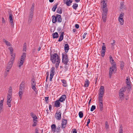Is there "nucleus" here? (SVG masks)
Here are the masks:
<instances>
[{"instance_id": "f03ea898", "label": "nucleus", "mask_w": 133, "mask_h": 133, "mask_svg": "<svg viewBox=\"0 0 133 133\" xmlns=\"http://www.w3.org/2000/svg\"><path fill=\"white\" fill-rule=\"evenodd\" d=\"M105 0H102L101 2V5L103 11L102 13V19L104 22L106 21L107 19V15L108 11V9L107 7V4L105 3Z\"/></svg>"}, {"instance_id": "37998d69", "label": "nucleus", "mask_w": 133, "mask_h": 133, "mask_svg": "<svg viewBox=\"0 0 133 133\" xmlns=\"http://www.w3.org/2000/svg\"><path fill=\"white\" fill-rule=\"evenodd\" d=\"M78 6V5L76 3H74L72 6L73 8L75 10H76Z\"/></svg>"}, {"instance_id": "c03bdc74", "label": "nucleus", "mask_w": 133, "mask_h": 133, "mask_svg": "<svg viewBox=\"0 0 133 133\" xmlns=\"http://www.w3.org/2000/svg\"><path fill=\"white\" fill-rule=\"evenodd\" d=\"M105 127L106 129H107L109 128V125L107 121H106L105 123Z\"/></svg>"}, {"instance_id": "680f3d73", "label": "nucleus", "mask_w": 133, "mask_h": 133, "mask_svg": "<svg viewBox=\"0 0 133 133\" xmlns=\"http://www.w3.org/2000/svg\"><path fill=\"white\" fill-rule=\"evenodd\" d=\"M45 98L46 102V103H48V101L49 98V97H45Z\"/></svg>"}, {"instance_id": "7c9ffc66", "label": "nucleus", "mask_w": 133, "mask_h": 133, "mask_svg": "<svg viewBox=\"0 0 133 133\" xmlns=\"http://www.w3.org/2000/svg\"><path fill=\"white\" fill-rule=\"evenodd\" d=\"M126 87H124L122 88L120 90L119 92H121V93H124L125 92L126 90Z\"/></svg>"}, {"instance_id": "4468645a", "label": "nucleus", "mask_w": 133, "mask_h": 133, "mask_svg": "<svg viewBox=\"0 0 133 133\" xmlns=\"http://www.w3.org/2000/svg\"><path fill=\"white\" fill-rule=\"evenodd\" d=\"M25 83L24 82L22 81L21 83L19 89L20 90H24L25 89Z\"/></svg>"}, {"instance_id": "6ab92c4d", "label": "nucleus", "mask_w": 133, "mask_h": 133, "mask_svg": "<svg viewBox=\"0 0 133 133\" xmlns=\"http://www.w3.org/2000/svg\"><path fill=\"white\" fill-rule=\"evenodd\" d=\"M64 50H65V53H67L68 51V50H69V46L68 44H65L64 46Z\"/></svg>"}, {"instance_id": "1a4fd4ad", "label": "nucleus", "mask_w": 133, "mask_h": 133, "mask_svg": "<svg viewBox=\"0 0 133 133\" xmlns=\"http://www.w3.org/2000/svg\"><path fill=\"white\" fill-rule=\"evenodd\" d=\"M117 70L116 69L113 68L112 67H110L109 68V77L110 78H111V76L113 74V72L115 71H116Z\"/></svg>"}, {"instance_id": "b1692460", "label": "nucleus", "mask_w": 133, "mask_h": 133, "mask_svg": "<svg viewBox=\"0 0 133 133\" xmlns=\"http://www.w3.org/2000/svg\"><path fill=\"white\" fill-rule=\"evenodd\" d=\"M51 128L52 131L54 132H56V125L55 124H53L51 125Z\"/></svg>"}, {"instance_id": "9d476101", "label": "nucleus", "mask_w": 133, "mask_h": 133, "mask_svg": "<svg viewBox=\"0 0 133 133\" xmlns=\"http://www.w3.org/2000/svg\"><path fill=\"white\" fill-rule=\"evenodd\" d=\"M67 123V120L64 119H62V123H61L62 128L64 129L66 127V125Z\"/></svg>"}, {"instance_id": "de8ad7c7", "label": "nucleus", "mask_w": 133, "mask_h": 133, "mask_svg": "<svg viewBox=\"0 0 133 133\" xmlns=\"http://www.w3.org/2000/svg\"><path fill=\"white\" fill-rule=\"evenodd\" d=\"M61 131V130L60 129V127H58L57 128H56V132H59Z\"/></svg>"}, {"instance_id": "052dcab7", "label": "nucleus", "mask_w": 133, "mask_h": 133, "mask_svg": "<svg viewBox=\"0 0 133 133\" xmlns=\"http://www.w3.org/2000/svg\"><path fill=\"white\" fill-rule=\"evenodd\" d=\"M124 16V14L122 13L119 16V18H123Z\"/></svg>"}, {"instance_id": "7ed1b4c3", "label": "nucleus", "mask_w": 133, "mask_h": 133, "mask_svg": "<svg viewBox=\"0 0 133 133\" xmlns=\"http://www.w3.org/2000/svg\"><path fill=\"white\" fill-rule=\"evenodd\" d=\"M52 21L53 23H55L58 22L60 23L62 22V18L61 16L58 14H57L56 16L54 15L52 16Z\"/></svg>"}, {"instance_id": "f257e3e1", "label": "nucleus", "mask_w": 133, "mask_h": 133, "mask_svg": "<svg viewBox=\"0 0 133 133\" xmlns=\"http://www.w3.org/2000/svg\"><path fill=\"white\" fill-rule=\"evenodd\" d=\"M50 59L53 63H56L55 67L56 69L57 68L60 62L59 56L56 53L50 54Z\"/></svg>"}, {"instance_id": "a878e982", "label": "nucleus", "mask_w": 133, "mask_h": 133, "mask_svg": "<svg viewBox=\"0 0 133 133\" xmlns=\"http://www.w3.org/2000/svg\"><path fill=\"white\" fill-rule=\"evenodd\" d=\"M10 54L11 56H12V57L10 59V60L11 61H14V59L15 58V54H13V52L12 53H10Z\"/></svg>"}, {"instance_id": "393cba45", "label": "nucleus", "mask_w": 133, "mask_h": 133, "mask_svg": "<svg viewBox=\"0 0 133 133\" xmlns=\"http://www.w3.org/2000/svg\"><path fill=\"white\" fill-rule=\"evenodd\" d=\"M3 41L5 43V44L8 46H10L11 45L10 43L8 41H7L5 39H3Z\"/></svg>"}, {"instance_id": "a18cd8bd", "label": "nucleus", "mask_w": 133, "mask_h": 133, "mask_svg": "<svg viewBox=\"0 0 133 133\" xmlns=\"http://www.w3.org/2000/svg\"><path fill=\"white\" fill-rule=\"evenodd\" d=\"M31 81H32V82L31 83V86H36V82L35 81V80L33 79H32Z\"/></svg>"}, {"instance_id": "4be33fe9", "label": "nucleus", "mask_w": 133, "mask_h": 133, "mask_svg": "<svg viewBox=\"0 0 133 133\" xmlns=\"http://www.w3.org/2000/svg\"><path fill=\"white\" fill-rule=\"evenodd\" d=\"M23 93V90H20L19 89V92L18 94L20 97V99H21L22 98V94Z\"/></svg>"}, {"instance_id": "4c0bfd02", "label": "nucleus", "mask_w": 133, "mask_h": 133, "mask_svg": "<svg viewBox=\"0 0 133 133\" xmlns=\"http://www.w3.org/2000/svg\"><path fill=\"white\" fill-rule=\"evenodd\" d=\"M26 44L25 43H24V45H23V51H26Z\"/></svg>"}, {"instance_id": "72a5a7b5", "label": "nucleus", "mask_w": 133, "mask_h": 133, "mask_svg": "<svg viewBox=\"0 0 133 133\" xmlns=\"http://www.w3.org/2000/svg\"><path fill=\"white\" fill-rule=\"evenodd\" d=\"M38 122V121L37 119L33 120V123L32 125V126L34 127L36 126Z\"/></svg>"}, {"instance_id": "bb28decb", "label": "nucleus", "mask_w": 133, "mask_h": 133, "mask_svg": "<svg viewBox=\"0 0 133 133\" xmlns=\"http://www.w3.org/2000/svg\"><path fill=\"white\" fill-rule=\"evenodd\" d=\"M99 105L100 110L102 111L103 108V104L102 102H99Z\"/></svg>"}, {"instance_id": "49530a36", "label": "nucleus", "mask_w": 133, "mask_h": 133, "mask_svg": "<svg viewBox=\"0 0 133 133\" xmlns=\"http://www.w3.org/2000/svg\"><path fill=\"white\" fill-rule=\"evenodd\" d=\"M65 65L64 66V70L65 71H67L68 70V68L69 67V65H68L67 64H65Z\"/></svg>"}, {"instance_id": "5fc2aeb1", "label": "nucleus", "mask_w": 133, "mask_h": 133, "mask_svg": "<svg viewBox=\"0 0 133 133\" xmlns=\"http://www.w3.org/2000/svg\"><path fill=\"white\" fill-rule=\"evenodd\" d=\"M34 4H32L31 7L30 9V11H34Z\"/></svg>"}, {"instance_id": "39448f33", "label": "nucleus", "mask_w": 133, "mask_h": 133, "mask_svg": "<svg viewBox=\"0 0 133 133\" xmlns=\"http://www.w3.org/2000/svg\"><path fill=\"white\" fill-rule=\"evenodd\" d=\"M55 69V67L53 66H52L51 69L50 77V81H52V79L54 75Z\"/></svg>"}, {"instance_id": "774afa93", "label": "nucleus", "mask_w": 133, "mask_h": 133, "mask_svg": "<svg viewBox=\"0 0 133 133\" xmlns=\"http://www.w3.org/2000/svg\"><path fill=\"white\" fill-rule=\"evenodd\" d=\"M123 129L121 128L119 129V133H123Z\"/></svg>"}, {"instance_id": "e2e57ef3", "label": "nucleus", "mask_w": 133, "mask_h": 133, "mask_svg": "<svg viewBox=\"0 0 133 133\" xmlns=\"http://www.w3.org/2000/svg\"><path fill=\"white\" fill-rule=\"evenodd\" d=\"M126 80H127V84L128 85H129L130 84V82L128 80V79H126Z\"/></svg>"}, {"instance_id": "473e14b6", "label": "nucleus", "mask_w": 133, "mask_h": 133, "mask_svg": "<svg viewBox=\"0 0 133 133\" xmlns=\"http://www.w3.org/2000/svg\"><path fill=\"white\" fill-rule=\"evenodd\" d=\"M119 97L121 99L124 98V94L123 93H121V92H119Z\"/></svg>"}, {"instance_id": "4d7b16f0", "label": "nucleus", "mask_w": 133, "mask_h": 133, "mask_svg": "<svg viewBox=\"0 0 133 133\" xmlns=\"http://www.w3.org/2000/svg\"><path fill=\"white\" fill-rule=\"evenodd\" d=\"M11 102L10 101H7V104L8 105V106L10 107L11 106Z\"/></svg>"}, {"instance_id": "13d9d810", "label": "nucleus", "mask_w": 133, "mask_h": 133, "mask_svg": "<svg viewBox=\"0 0 133 133\" xmlns=\"http://www.w3.org/2000/svg\"><path fill=\"white\" fill-rule=\"evenodd\" d=\"M71 132L72 133H77L76 130L75 129H73L72 130Z\"/></svg>"}, {"instance_id": "f3484780", "label": "nucleus", "mask_w": 133, "mask_h": 133, "mask_svg": "<svg viewBox=\"0 0 133 133\" xmlns=\"http://www.w3.org/2000/svg\"><path fill=\"white\" fill-rule=\"evenodd\" d=\"M64 34V32H62L61 33V35L59 36V38L58 41V42H61L63 40Z\"/></svg>"}, {"instance_id": "2eb2a0df", "label": "nucleus", "mask_w": 133, "mask_h": 133, "mask_svg": "<svg viewBox=\"0 0 133 133\" xmlns=\"http://www.w3.org/2000/svg\"><path fill=\"white\" fill-rule=\"evenodd\" d=\"M66 97V96L65 95H63L61 96L60 98H59V100L61 102H62L64 101Z\"/></svg>"}, {"instance_id": "bf43d9fd", "label": "nucleus", "mask_w": 133, "mask_h": 133, "mask_svg": "<svg viewBox=\"0 0 133 133\" xmlns=\"http://www.w3.org/2000/svg\"><path fill=\"white\" fill-rule=\"evenodd\" d=\"M32 118L33 119V120H37L38 119V118L36 115L35 116L32 117Z\"/></svg>"}, {"instance_id": "cd10ccee", "label": "nucleus", "mask_w": 133, "mask_h": 133, "mask_svg": "<svg viewBox=\"0 0 133 133\" xmlns=\"http://www.w3.org/2000/svg\"><path fill=\"white\" fill-rule=\"evenodd\" d=\"M24 60L22 59H21L19 61V64L18 66V67L19 68H20L21 66L23 65L24 63Z\"/></svg>"}, {"instance_id": "a211bd4d", "label": "nucleus", "mask_w": 133, "mask_h": 133, "mask_svg": "<svg viewBox=\"0 0 133 133\" xmlns=\"http://www.w3.org/2000/svg\"><path fill=\"white\" fill-rule=\"evenodd\" d=\"M3 100H1L0 101V114L2 111L3 108Z\"/></svg>"}, {"instance_id": "dca6fc26", "label": "nucleus", "mask_w": 133, "mask_h": 133, "mask_svg": "<svg viewBox=\"0 0 133 133\" xmlns=\"http://www.w3.org/2000/svg\"><path fill=\"white\" fill-rule=\"evenodd\" d=\"M59 100H58L55 101L54 106L55 107L58 108L60 106V103L59 102Z\"/></svg>"}, {"instance_id": "8fccbe9b", "label": "nucleus", "mask_w": 133, "mask_h": 133, "mask_svg": "<svg viewBox=\"0 0 133 133\" xmlns=\"http://www.w3.org/2000/svg\"><path fill=\"white\" fill-rule=\"evenodd\" d=\"M96 109V106L95 105H93L92 106L91 109L90 111H93Z\"/></svg>"}, {"instance_id": "20e7f679", "label": "nucleus", "mask_w": 133, "mask_h": 133, "mask_svg": "<svg viewBox=\"0 0 133 133\" xmlns=\"http://www.w3.org/2000/svg\"><path fill=\"white\" fill-rule=\"evenodd\" d=\"M69 61L68 55L66 53L64 52L62 54V63L64 64H66Z\"/></svg>"}, {"instance_id": "a19ab883", "label": "nucleus", "mask_w": 133, "mask_h": 133, "mask_svg": "<svg viewBox=\"0 0 133 133\" xmlns=\"http://www.w3.org/2000/svg\"><path fill=\"white\" fill-rule=\"evenodd\" d=\"M83 114L82 111H80L79 112V116L80 118H81L83 116Z\"/></svg>"}, {"instance_id": "c9c22d12", "label": "nucleus", "mask_w": 133, "mask_h": 133, "mask_svg": "<svg viewBox=\"0 0 133 133\" xmlns=\"http://www.w3.org/2000/svg\"><path fill=\"white\" fill-rule=\"evenodd\" d=\"M26 53H23L22 56H21V59H22L24 60L26 57Z\"/></svg>"}, {"instance_id": "c85d7f7f", "label": "nucleus", "mask_w": 133, "mask_h": 133, "mask_svg": "<svg viewBox=\"0 0 133 133\" xmlns=\"http://www.w3.org/2000/svg\"><path fill=\"white\" fill-rule=\"evenodd\" d=\"M111 64L112 66L111 67H112L113 68H114L116 69L117 66L115 62H112V63H110Z\"/></svg>"}, {"instance_id": "603ef678", "label": "nucleus", "mask_w": 133, "mask_h": 133, "mask_svg": "<svg viewBox=\"0 0 133 133\" xmlns=\"http://www.w3.org/2000/svg\"><path fill=\"white\" fill-rule=\"evenodd\" d=\"M10 50V53H12L13 52V49L11 47H9L8 48Z\"/></svg>"}, {"instance_id": "ddd939ff", "label": "nucleus", "mask_w": 133, "mask_h": 133, "mask_svg": "<svg viewBox=\"0 0 133 133\" xmlns=\"http://www.w3.org/2000/svg\"><path fill=\"white\" fill-rule=\"evenodd\" d=\"M14 61H11V60L10 61L8 64L7 66V69H10L12 66Z\"/></svg>"}, {"instance_id": "69168bd1", "label": "nucleus", "mask_w": 133, "mask_h": 133, "mask_svg": "<svg viewBox=\"0 0 133 133\" xmlns=\"http://www.w3.org/2000/svg\"><path fill=\"white\" fill-rule=\"evenodd\" d=\"M30 115L32 117L36 115L33 112H31L30 113Z\"/></svg>"}, {"instance_id": "864d4df0", "label": "nucleus", "mask_w": 133, "mask_h": 133, "mask_svg": "<svg viewBox=\"0 0 133 133\" xmlns=\"http://www.w3.org/2000/svg\"><path fill=\"white\" fill-rule=\"evenodd\" d=\"M32 18L31 17H28V22L29 23H30L31 22Z\"/></svg>"}, {"instance_id": "6e6d98bb", "label": "nucleus", "mask_w": 133, "mask_h": 133, "mask_svg": "<svg viewBox=\"0 0 133 133\" xmlns=\"http://www.w3.org/2000/svg\"><path fill=\"white\" fill-rule=\"evenodd\" d=\"M116 41L115 40H113V42L112 43H111V48H114V46L115 45Z\"/></svg>"}, {"instance_id": "338daca9", "label": "nucleus", "mask_w": 133, "mask_h": 133, "mask_svg": "<svg viewBox=\"0 0 133 133\" xmlns=\"http://www.w3.org/2000/svg\"><path fill=\"white\" fill-rule=\"evenodd\" d=\"M124 4L123 3H121V6H120V8L121 9H122L123 8V6Z\"/></svg>"}, {"instance_id": "79ce46f5", "label": "nucleus", "mask_w": 133, "mask_h": 133, "mask_svg": "<svg viewBox=\"0 0 133 133\" xmlns=\"http://www.w3.org/2000/svg\"><path fill=\"white\" fill-rule=\"evenodd\" d=\"M8 92L9 94H11V95H12V87L11 86L9 87V88Z\"/></svg>"}, {"instance_id": "6e6552de", "label": "nucleus", "mask_w": 133, "mask_h": 133, "mask_svg": "<svg viewBox=\"0 0 133 133\" xmlns=\"http://www.w3.org/2000/svg\"><path fill=\"white\" fill-rule=\"evenodd\" d=\"M104 87L103 86H101L99 90V96H103L104 93Z\"/></svg>"}, {"instance_id": "f704fd0d", "label": "nucleus", "mask_w": 133, "mask_h": 133, "mask_svg": "<svg viewBox=\"0 0 133 133\" xmlns=\"http://www.w3.org/2000/svg\"><path fill=\"white\" fill-rule=\"evenodd\" d=\"M11 95L8 94V95L7 101H11L12 100Z\"/></svg>"}, {"instance_id": "5701e85b", "label": "nucleus", "mask_w": 133, "mask_h": 133, "mask_svg": "<svg viewBox=\"0 0 133 133\" xmlns=\"http://www.w3.org/2000/svg\"><path fill=\"white\" fill-rule=\"evenodd\" d=\"M61 82L63 84V86L64 87H66L68 85L67 84V82L66 81L65 79H62L61 80Z\"/></svg>"}, {"instance_id": "58836bf2", "label": "nucleus", "mask_w": 133, "mask_h": 133, "mask_svg": "<svg viewBox=\"0 0 133 133\" xmlns=\"http://www.w3.org/2000/svg\"><path fill=\"white\" fill-rule=\"evenodd\" d=\"M34 11H30L29 12V17L33 18Z\"/></svg>"}, {"instance_id": "2f4dec72", "label": "nucleus", "mask_w": 133, "mask_h": 133, "mask_svg": "<svg viewBox=\"0 0 133 133\" xmlns=\"http://www.w3.org/2000/svg\"><path fill=\"white\" fill-rule=\"evenodd\" d=\"M62 8L60 7H59L57 9V13L61 14L62 13Z\"/></svg>"}, {"instance_id": "0eeeda50", "label": "nucleus", "mask_w": 133, "mask_h": 133, "mask_svg": "<svg viewBox=\"0 0 133 133\" xmlns=\"http://www.w3.org/2000/svg\"><path fill=\"white\" fill-rule=\"evenodd\" d=\"M9 12V19L10 20V22L12 26L13 27L14 26V23H13V20L12 19V16L13 15L12 14V12L10 11H8Z\"/></svg>"}, {"instance_id": "9b49d317", "label": "nucleus", "mask_w": 133, "mask_h": 133, "mask_svg": "<svg viewBox=\"0 0 133 133\" xmlns=\"http://www.w3.org/2000/svg\"><path fill=\"white\" fill-rule=\"evenodd\" d=\"M106 51V48L105 45H103L102 47L101 56L103 57L105 55V52Z\"/></svg>"}, {"instance_id": "3c124183", "label": "nucleus", "mask_w": 133, "mask_h": 133, "mask_svg": "<svg viewBox=\"0 0 133 133\" xmlns=\"http://www.w3.org/2000/svg\"><path fill=\"white\" fill-rule=\"evenodd\" d=\"M109 58L110 63H112V62H114V60L113 59L111 55H110L109 56Z\"/></svg>"}, {"instance_id": "f8f14e48", "label": "nucleus", "mask_w": 133, "mask_h": 133, "mask_svg": "<svg viewBox=\"0 0 133 133\" xmlns=\"http://www.w3.org/2000/svg\"><path fill=\"white\" fill-rule=\"evenodd\" d=\"M63 0L64 3L66 4L68 6H70L73 2V0Z\"/></svg>"}, {"instance_id": "09e8293b", "label": "nucleus", "mask_w": 133, "mask_h": 133, "mask_svg": "<svg viewBox=\"0 0 133 133\" xmlns=\"http://www.w3.org/2000/svg\"><path fill=\"white\" fill-rule=\"evenodd\" d=\"M103 97L102 96H99L98 100L99 102H102L103 101Z\"/></svg>"}, {"instance_id": "ea45409f", "label": "nucleus", "mask_w": 133, "mask_h": 133, "mask_svg": "<svg viewBox=\"0 0 133 133\" xmlns=\"http://www.w3.org/2000/svg\"><path fill=\"white\" fill-rule=\"evenodd\" d=\"M124 63L123 62H120V67L121 69L123 70L124 66Z\"/></svg>"}, {"instance_id": "c756f323", "label": "nucleus", "mask_w": 133, "mask_h": 133, "mask_svg": "<svg viewBox=\"0 0 133 133\" xmlns=\"http://www.w3.org/2000/svg\"><path fill=\"white\" fill-rule=\"evenodd\" d=\"M58 5V3H56L54 6L53 8L52 9V11L54 12L56 10V9L57 8V6Z\"/></svg>"}, {"instance_id": "0e129e2a", "label": "nucleus", "mask_w": 133, "mask_h": 133, "mask_svg": "<svg viewBox=\"0 0 133 133\" xmlns=\"http://www.w3.org/2000/svg\"><path fill=\"white\" fill-rule=\"evenodd\" d=\"M8 73L7 72V71H5L4 75V77H6L8 75Z\"/></svg>"}, {"instance_id": "e433bc0d", "label": "nucleus", "mask_w": 133, "mask_h": 133, "mask_svg": "<svg viewBox=\"0 0 133 133\" xmlns=\"http://www.w3.org/2000/svg\"><path fill=\"white\" fill-rule=\"evenodd\" d=\"M118 20L121 25H123L124 24V22L123 18H119Z\"/></svg>"}, {"instance_id": "412c9836", "label": "nucleus", "mask_w": 133, "mask_h": 133, "mask_svg": "<svg viewBox=\"0 0 133 133\" xmlns=\"http://www.w3.org/2000/svg\"><path fill=\"white\" fill-rule=\"evenodd\" d=\"M90 82L89 81V80L87 79H86L84 83V86L86 87H88Z\"/></svg>"}, {"instance_id": "423d86ee", "label": "nucleus", "mask_w": 133, "mask_h": 133, "mask_svg": "<svg viewBox=\"0 0 133 133\" xmlns=\"http://www.w3.org/2000/svg\"><path fill=\"white\" fill-rule=\"evenodd\" d=\"M61 110H59L58 112H57L55 114V117L57 120L61 119Z\"/></svg>"}, {"instance_id": "aec40b11", "label": "nucleus", "mask_w": 133, "mask_h": 133, "mask_svg": "<svg viewBox=\"0 0 133 133\" xmlns=\"http://www.w3.org/2000/svg\"><path fill=\"white\" fill-rule=\"evenodd\" d=\"M53 38H57L59 37V35L57 32H55L52 34Z\"/></svg>"}]
</instances>
